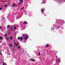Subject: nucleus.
Returning a JSON list of instances; mask_svg holds the SVG:
<instances>
[{"mask_svg":"<svg viewBox=\"0 0 65 65\" xmlns=\"http://www.w3.org/2000/svg\"><path fill=\"white\" fill-rule=\"evenodd\" d=\"M22 36L23 37L25 40L26 41H27V39L29 38V37H28V36L27 35H26L25 34H23L22 35Z\"/></svg>","mask_w":65,"mask_h":65,"instance_id":"1","label":"nucleus"},{"mask_svg":"<svg viewBox=\"0 0 65 65\" xmlns=\"http://www.w3.org/2000/svg\"><path fill=\"white\" fill-rule=\"evenodd\" d=\"M23 39H24V38L22 37H21L20 38V37L18 38V39L19 40H20V41H22V40H23Z\"/></svg>","mask_w":65,"mask_h":65,"instance_id":"2","label":"nucleus"},{"mask_svg":"<svg viewBox=\"0 0 65 65\" xmlns=\"http://www.w3.org/2000/svg\"><path fill=\"white\" fill-rule=\"evenodd\" d=\"M10 29L11 31H12L13 29V26H11L10 28Z\"/></svg>","mask_w":65,"mask_h":65,"instance_id":"3","label":"nucleus"},{"mask_svg":"<svg viewBox=\"0 0 65 65\" xmlns=\"http://www.w3.org/2000/svg\"><path fill=\"white\" fill-rule=\"evenodd\" d=\"M30 60L31 61H32V62H35V60L33 59H30Z\"/></svg>","mask_w":65,"mask_h":65,"instance_id":"4","label":"nucleus"},{"mask_svg":"<svg viewBox=\"0 0 65 65\" xmlns=\"http://www.w3.org/2000/svg\"><path fill=\"white\" fill-rule=\"evenodd\" d=\"M57 62L59 63V62H61V61L60 60L58 59V60H57Z\"/></svg>","mask_w":65,"mask_h":65,"instance_id":"5","label":"nucleus"},{"mask_svg":"<svg viewBox=\"0 0 65 65\" xmlns=\"http://www.w3.org/2000/svg\"><path fill=\"white\" fill-rule=\"evenodd\" d=\"M14 44H15V46H18V43H14Z\"/></svg>","mask_w":65,"mask_h":65,"instance_id":"6","label":"nucleus"},{"mask_svg":"<svg viewBox=\"0 0 65 65\" xmlns=\"http://www.w3.org/2000/svg\"><path fill=\"white\" fill-rule=\"evenodd\" d=\"M15 4H13V5L12 6L13 7L14 6H15Z\"/></svg>","mask_w":65,"mask_h":65,"instance_id":"7","label":"nucleus"},{"mask_svg":"<svg viewBox=\"0 0 65 65\" xmlns=\"http://www.w3.org/2000/svg\"><path fill=\"white\" fill-rule=\"evenodd\" d=\"M41 11L42 12H44V9H41Z\"/></svg>","mask_w":65,"mask_h":65,"instance_id":"8","label":"nucleus"},{"mask_svg":"<svg viewBox=\"0 0 65 65\" xmlns=\"http://www.w3.org/2000/svg\"><path fill=\"white\" fill-rule=\"evenodd\" d=\"M20 2H22V3H23V0H20Z\"/></svg>","mask_w":65,"mask_h":65,"instance_id":"9","label":"nucleus"},{"mask_svg":"<svg viewBox=\"0 0 65 65\" xmlns=\"http://www.w3.org/2000/svg\"><path fill=\"white\" fill-rule=\"evenodd\" d=\"M0 39L1 40H2L3 39V38L1 37H0Z\"/></svg>","mask_w":65,"mask_h":65,"instance_id":"10","label":"nucleus"},{"mask_svg":"<svg viewBox=\"0 0 65 65\" xmlns=\"http://www.w3.org/2000/svg\"><path fill=\"white\" fill-rule=\"evenodd\" d=\"M10 39H11V40H12V36H10Z\"/></svg>","mask_w":65,"mask_h":65,"instance_id":"11","label":"nucleus"},{"mask_svg":"<svg viewBox=\"0 0 65 65\" xmlns=\"http://www.w3.org/2000/svg\"><path fill=\"white\" fill-rule=\"evenodd\" d=\"M16 26H15L13 27V28H14V29H16Z\"/></svg>","mask_w":65,"mask_h":65,"instance_id":"12","label":"nucleus"},{"mask_svg":"<svg viewBox=\"0 0 65 65\" xmlns=\"http://www.w3.org/2000/svg\"><path fill=\"white\" fill-rule=\"evenodd\" d=\"M40 54H41V53H40V52H39V56H40Z\"/></svg>","mask_w":65,"mask_h":65,"instance_id":"13","label":"nucleus"},{"mask_svg":"<svg viewBox=\"0 0 65 65\" xmlns=\"http://www.w3.org/2000/svg\"><path fill=\"white\" fill-rule=\"evenodd\" d=\"M49 46L48 45H46V47H48Z\"/></svg>","mask_w":65,"mask_h":65,"instance_id":"14","label":"nucleus"},{"mask_svg":"<svg viewBox=\"0 0 65 65\" xmlns=\"http://www.w3.org/2000/svg\"><path fill=\"white\" fill-rule=\"evenodd\" d=\"M24 24H27V22H25L24 23Z\"/></svg>","mask_w":65,"mask_h":65,"instance_id":"15","label":"nucleus"},{"mask_svg":"<svg viewBox=\"0 0 65 65\" xmlns=\"http://www.w3.org/2000/svg\"><path fill=\"white\" fill-rule=\"evenodd\" d=\"M18 48L19 49V48H20V46H19L18 47Z\"/></svg>","mask_w":65,"mask_h":65,"instance_id":"16","label":"nucleus"},{"mask_svg":"<svg viewBox=\"0 0 65 65\" xmlns=\"http://www.w3.org/2000/svg\"><path fill=\"white\" fill-rule=\"evenodd\" d=\"M19 4L20 5V4H21V2H20L19 3Z\"/></svg>","mask_w":65,"mask_h":65,"instance_id":"17","label":"nucleus"},{"mask_svg":"<svg viewBox=\"0 0 65 65\" xmlns=\"http://www.w3.org/2000/svg\"><path fill=\"white\" fill-rule=\"evenodd\" d=\"M5 7H6V6H7V5H5Z\"/></svg>","mask_w":65,"mask_h":65,"instance_id":"18","label":"nucleus"},{"mask_svg":"<svg viewBox=\"0 0 65 65\" xmlns=\"http://www.w3.org/2000/svg\"><path fill=\"white\" fill-rule=\"evenodd\" d=\"M5 36H6V37H7V35L6 34H5Z\"/></svg>","mask_w":65,"mask_h":65,"instance_id":"19","label":"nucleus"},{"mask_svg":"<svg viewBox=\"0 0 65 65\" xmlns=\"http://www.w3.org/2000/svg\"><path fill=\"white\" fill-rule=\"evenodd\" d=\"M10 46H12V44H10Z\"/></svg>","mask_w":65,"mask_h":65,"instance_id":"20","label":"nucleus"},{"mask_svg":"<svg viewBox=\"0 0 65 65\" xmlns=\"http://www.w3.org/2000/svg\"><path fill=\"white\" fill-rule=\"evenodd\" d=\"M5 65V63H3V65Z\"/></svg>","mask_w":65,"mask_h":65,"instance_id":"21","label":"nucleus"},{"mask_svg":"<svg viewBox=\"0 0 65 65\" xmlns=\"http://www.w3.org/2000/svg\"><path fill=\"white\" fill-rule=\"evenodd\" d=\"M0 29H2V27H1V26H0Z\"/></svg>","mask_w":65,"mask_h":65,"instance_id":"22","label":"nucleus"},{"mask_svg":"<svg viewBox=\"0 0 65 65\" xmlns=\"http://www.w3.org/2000/svg\"><path fill=\"white\" fill-rule=\"evenodd\" d=\"M10 27V26L9 25H8V28H9Z\"/></svg>","mask_w":65,"mask_h":65,"instance_id":"23","label":"nucleus"},{"mask_svg":"<svg viewBox=\"0 0 65 65\" xmlns=\"http://www.w3.org/2000/svg\"><path fill=\"white\" fill-rule=\"evenodd\" d=\"M2 9V8H0V10H1Z\"/></svg>","mask_w":65,"mask_h":65,"instance_id":"24","label":"nucleus"},{"mask_svg":"<svg viewBox=\"0 0 65 65\" xmlns=\"http://www.w3.org/2000/svg\"><path fill=\"white\" fill-rule=\"evenodd\" d=\"M2 20H4V18H2Z\"/></svg>","mask_w":65,"mask_h":65,"instance_id":"25","label":"nucleus"},{"mask_svg":"<svg viewBox=\"0 0 65 65\" xmlns=\"http://www.w3.org/2000/svg\"><path fill=\"white\" fill-rule=\"evenodd\" d=\"M0 54L1 55H2V53H0Z\"/></svg>","mask_w":65,"mask_h":65,"instance_id":"26","label":"nucleus"},{"mask_svg":"<svg viewBox=\"0 0 65 65\" xmlns=\"http://www.w3.org/2000/svg\"><path fill=\"white\" fill-rule=\"evenodd\" d=\"M24 7H23V8H21L22 10V9H24Z\"/></svg>","mask_w":65,"mask_h":65,"instance_id":"27","label":"nucleus"},{"mask_svg":"<svg viewBox=\"0 0 65 65\" xmlns=\"http://www.w3.org/2000/svg\"><path fill=\"white\" fill-rule=\"evenodd\" d=\"M2 41H0V43H2Z\"/></svg>","mask_w":65,"mask_h":65,"instance_id":"28","label":"nucleus"},{"mask_svg":"<svg viewBox=\"0 0 65 65\" xmlns=\"http://www.w3.org/2000/svg\"><path fill=\"white\" fill-rule=\"evenodd\" d=\"M8 35H10V34H9V33H8Z\"/></svg>","mask_w":65,"mask_h":65,"instance_id":"29","label":"nucleus"},{"mask_svg":"<svg viewBox=\"0 0 65 65\" xmlns=\"http://www.w3.org/2000/svg\"><path fill=\"white\" fill-rule=\"evenodd\" d=\"M8 39H9V38H7V40H8Z\"/></svg>","mask_w":65,"mask_h":65,"instance_id":"30","label":"nucleus"},{"mask_svg":"<svg viewBox=\"0 0 65 65\" xmlns=\"http://www.w3.org/2000/svg\"><path fill=\"white\" fill-rule=\"evenodd\" d=\"M57 29H59V27H57Z\"/></svg>","mask_w":65,"mask_h":65,"instance_id":"31","label":"nucleus"},{"mask_svg":"<svg viewBox=\"0 0 65 65\" xmlns=\"http://www.w3.org/2000/svg\"><path fill=\"white\" fill-rule=\"evenodd\" d=\"M7 4H9V3H8Z\"/></svg>","mask_w":65,"mask_h":65,"instance_id":"32","label":"nucleus"},{"mask_svg":"<svg viewBox=\"0 0 65 65\" xmlns=\"http://www.w3.org/2000/svg\"><path fill=\"white\" fill-rule=\"evenodd\" d=\"M5 65H7V64H5Z\"/></svg>","mask_w":65,"mask_h":65,"instance_id":"33","label":"nucleus"},{"mask_svg":"<svg viewBox=\"0 0 65 65\" xmlns=\"http://www.w3.org/2000/svg\"><path fill=\"white\" fill-rule=\"evenodd\" d=\"M9 31H10V30H9Z\"/></svg>","mask_w":65,"mask_h":65,"instance_id":"34","label":"nucleus"},{"mask_svg":"<svg viewBox=\"0 0 65 65\" xmlns=\"http://www.w3.org/2000/svg\"><path fill=\"white\" fill-rule=\"evenodd\" d=\"M42 12H42L41 13H42Z\"/></svg>","mask_w":65,"mask_h":65,"instance_id":"35","label":"nucleus"},{"mask_svg":"<svg viewBox=\"0 0 65 65\" xmlns=\"http://www.w3.org/2000/svg\"><path fill=\"white\" fill-rule=\"evenodd\" d=\"M1 52H0V53H1Z\"/></svg>","mask_w":65,"mask_h":65,"instance_id":"36","label":"nucleus"}]
</instances>
